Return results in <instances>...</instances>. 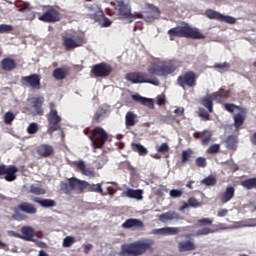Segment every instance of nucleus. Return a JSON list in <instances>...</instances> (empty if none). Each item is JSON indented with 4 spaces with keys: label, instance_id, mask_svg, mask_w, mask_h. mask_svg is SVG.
I'll list each match as a JSON object with an SVG mask.
<instances>
[{
    "label": "nucleus",
    "instance_id": "48",
    "mask_svg": "<svg viewBox=\"0 0 256 256\" xmlns=\"http://www.w3.org/2000/svg\"><path fill=\"white\" fill-rule=\"evenodd\" d=\"M37 131H39V125L35 122L30 123L27 127V133H29V135H35Z\"/></svg>",
    "mask_w": 256,
    "mask_h": 256
},
{
    "label": "nucleus",
    "instance_id": "44",
    "mask_svg": "<svg viewBox=\"0 0 256 256\" xmlns=\"http://www.w3.org/2000/svg\"><path fill=\"white\" fill-rule=\"evenodd\" d=\"M198 117H200L202 121H211V115L205 108L198 109Z\"/></svg>",
    "mask_w": 256,
    "mask_h": 256
},
{
    "label": "nucleus",
    "instance_id": "19",
    "mask_svg": "<svg viewBox=\"0 0 256 256\" xmlns=\"http://www.w3.org/2000/svg\"><path fill=\"white\" fill-rule=\"evenodd\" d=\"M21 234H14V237H18V239H24V241H33V237H35V230L31 226H23L21 228Z\"/></svg>",
    "mask_w": 256,
    "mask_h": 256
},
{
    "label": "nucleus",
    "instance_id": "41",
    "mask_svg": "<svg viewBox=\"0 0 256 256\" xmlns=\"http://www.w3.org/2000/svg\"><path fill=\"white\" fill-rule=\"evenodd\" d=\"M202 185H206V187H215V185H217V178L213 175H210L206 178H204L201 181Z\"/></svg>",
    "mask_w": 256,
    "mask_h": 256
},
{
    "label": "nucleus",
    "instance_id": "2",
    "mask_svg": "<svg viewBox=\"0 0 256 256\" xmlns=\"http://www.w3.org/2000/svg\"><path fill=\"white\" fill-rule=\"evenodd\" d=\"M155 240L153 239H142L129 244H123L121 246V255L126 256H141L145 255L147 251L153 253Z\"/></svg>",
    "mask_w": 256,
    "mask_h": 256
},
{
    "label": "nucleus",
    "instance_id": "39",
    "mask_svg": "<svg viewBox=\"0 0 256 256\" xmlns=\"http://www.w3.org/2000/svg\"><path fill=\"white\" fill-rule=\"evenodd\" d=\"M194 155H195V152L191 148L183 150L181 154V157H182L181 163L183 164L189 163V161H191V157H193Z\"/></svg>",
    "mask_w": 256,
    "mask_h": 256
},
{
    "label": "nucleus",
    "instance_id": "53",
    "mask_svg": "<svg viewBox=\"0 0 256 256\" xmlns=\"http://www.w3.org/2000/svg\"><path fill=\"white\" fill-rule=\"evenodd\" d=\"M158 153H169V144L162 143L160 146L156 147Z\"/></svg>",
    "mask_w": 256,
    "mask_h": 256
},
{
    "label": "nucleus",
    "instance_id": "21",
    "mask_svg": "<svg viewBox=\"0 0 256 256\" xmlns=\"http://www.w3.org/2000/svg\"><path fill=\"white\" fill-rule=\"evenodd\" d=\"M123 229H143L145 224L143 221L135 218H129L122 224Z\"/></svg>",
    "mask_w": 256,
    "mask_h": 256
},
{
    "label": "nucleus",
    "instance_id": "45",
    "mask_svg": "<svg viewBox=\"0 0 256 256\" xmlns=\"http://www.w3.org/2000/svg\"><path fill=\"white\" fill-rule=\"evenodd\" d=\"M210 233H215V230L209 227H203L202 229H199L195 235L196 237H203L205 235H210Z\"/></svg>",
    "mask_w": 256,
    "mask_h": 256
},
{
    "label": "nucleus",
    "instance_id": "18",
    "mask_svg": "<svg viewBox=\"0 0 256 256\" xmlns=\"http://www.w3.org/2000/svg\"><path fill=\"white\" fill-rule=\"evenodd\" d=\"M43 103H45V98L43 96L31 98L30 105L35 115H43Z\"/></svg>",
    "mask_w": 256,
    "mask_h": 256
},
{
    "label": "nucleus",
    "instance_id": "30",
    "mask_svg": "<svg viewBox=\"0 0 256 256\" xmlns=\"http://www.w3.org/2000/svg\"><path fill=\"white\" fill-rule=\"evenodd\" d=\"M32 201L34 203H38V205H40V207H44L45 209H49L51 207L57 206V202H55V200H52V199H43L40 197H34L32 199Z\"/></svg>",
    "mask_w": 256,
    "mask_h": 256
},
{
    "label": "nucleus",
    "instance_id": "47",
    "mask_svg": "<svg viewBox=\"0 0 256 256\" xmlns=\"http://www.w3.org/2000/svg\"><path fill=\"white\" fill-rule=\"evenodd\" d=\"M198 227H207L209 225H213V220L210 218H202L197 220Z\"/></svg>",
    "mask_w": 256,
    "mask_h": 256
},
{
    "label": "nucleus",
    "instance_id": "64",
    "mask_svg": "<svg viewBox=\"0 0 256 256\" xmlns=\"http://www.w3.org/2000/svg\"><path fill=\"white\" fill-rule=\"evenodd\" d=\"M153 233L155 235H165V228L154 229Z\"/></svg>",
    "mask_w": 256,
    "mask_h": 256
},
{
    "label": "nucleus",
    "instance_id": "59",
    "mask_svg": "<svg viewBox=\"0 0 256 256\" xmlns=\"http://www.w3.org/2000/svg\"><path fill=\"white\" fill-rule=\"evenodd\" d=\"M183 195V190L172 189L170 190V197L177 199Z\"/></svg>",
    "mask_w": 256,
    "mask_h": 256
},
{
    "label": "nucleus",
    "instance_id": "23",
    "mask_svg": "<svg viewBox=\"0 0 256 256\" xmlns=\"http://www.w3.org/2000/svg\"><path fill=\"white\" fill-rule=\"evenodd\" d=\"M234 197H235V186L228 185L224 193H222V195L220 196V201L223 204L229 203V201H231V199H233Z\"/></svg>",
    "mask_w": 256,
    "mask_h": 256
},
{
    "label": "nucleus",
    "instance_id": "35",
    "mask_svg": "<svg viewBox=\"0 0 256 256\" xmlns=\"http://www.w3.org/2000/svg\"><path fill=\"white\" fill-rule=\"evenodd\" d=\"M241 187L247 189V191H251V189H256V177L247 178L240 182Z\"/></svg>",
    "mask_w": 256,
    "mask_h": 256
},
{
    "label": "nucleus",
    "instance_id": "7",
    "mask_svg": "<svg viewBox=\"0 0 256 256\" xmlns=\"http://www.w3.org/2000/svg\"><path fill=\"white\" fill-rule=\"evenodd\" d=\"M89 139L92 143L93 149H103L109 140V134L105 129L97 126L92 130Z\"/></svg>",
    "mask_w": 256,
    "mask_h": 256
},
{
    "label": "nucleus",
    "instance_id": "34",
    "mask_svg": "<svg viewBox=\"0 0 256 256\" xmlns=\"http://www.w3.org/2000/svg\"><path fill=\"white\" fill-rule=\"evenodd\" d=\"M136 123H137V114H134L132 111H128L125 116L126 127H135Z\"/></svg>",
    "mask_w": 256,
    "mask_h": 256
},
{
    "label": "nucleus",
    "instance_id": "10",
    "mask_svg": "<svg viewBox=\"0 0 256 256\" xmlns=\"http://www.w3.org/2000/svg\"><path fill=\"white\" fill-rule=\"evenodd\" d=\"M38 19L43 23H57L61 21V12L55 6H46L43 9V14Z\"/></svg>",
    "mask_w": 256,
    "mask_h": 256
},
{
    "label": "nucleus",
    "instance_id": "50",
    "mask_svg": "<svg viewBox=\"0 0 256 256\" xmlns=\"http://www.w3.org/2000/svg\"><path fill=\"white\" fill-rule=\"evenodd\" d=\"M188 205L189 207H194L196 209L197 207H201L202 203L199 202V200L196 199L195 197H190L188 199Z\"/></svg>",
    "mask_w": 256,
    "mask_h": 256
},
{
    "label": "nucleus",
    "instance_id": "46",
    "mask_svg": "<svg viewBox=\"0 0 256 256\" xmlns=\"http://www.w3.org/2000/svg\"><path fill=\"white\" fill-rule=\"evenodd\" d=\"M15 121V114L13 112H6L4 115V123L11 125Z\"/></svg>",
    "mask_w": 256,
    "mask_h": 256
},
{
    "label": "nucleus",
    "instance_id": "24",
    "mask_svg": "<svg viewBox=\"0 0 256 256\" xmlns=\"http://www.w3.org/2000/svg\"><path fill=\"white\" fill-rule=\"evenodd\" d=\"M194 139H201L202 145H209L211 143V131L204 130L202 132H194L193 134Z\"/></svg>",
    "mask_w": 256,
    "mask_h": 256
},
{
    "label": "nucleus",
    "instance_id": "29",
    "mask_svg": "<svg viewBox=\"0 0 256 256\" xmlns=\"http://www.w3.org/2000/svg\"><path fill=\"white\" fill-rule=\"evenodd\" d=\"M19 11L24 14L27 21H33V19H35V11L29 7V3L22 4Z\"/></svg>",
    "mask_w": 256,
    "mask_h": 256
},
{
    "label": "nucleus",
    "instance_id": "51",
    "mask_svg": "<svg viewBox=\"0 0 256 256\" xmlns=\"http://www.w3.org/2000/svg\"><path fill=\"white\" fill-rule=\"evenodd\" d=\"M229 67H231V65L227 62L224 63H216L214 65V69H221L222 71H229Z\"/></svg>",
    "mask_w": 256,
    "mask_h": 256
},
{
    "label": "nucleus",
    "instance_id": "37",
    "mask_svg": "<svg viewBox=\"0 0 256 256\" xmlns=\"http://www.w3.org/2000/svg\"><path fill=\"white\" fill-rule=\"evenodd\" d=\"M160 15L161 11H159V8L154 7L150 11L146 12L145 19H148V21H155V19H159Z\"/></svg>",
    "mask_w": 256,
    "mask_h": 256
},
{
    "label": "nucleus",
    "instance_id": "55",
    "mask_svg": "<svg viewBox=\"0 0 256 256\" xmlns=\"http://www.w3.org/2000/svg\"><path fill=\"white\" fill-rule=\"evenodd\" d=\"M145 107H148V109H155V101L151 98H145L144 103H142Z\"/></svg>",
    "mask_w": 256,
    "mask_h": 256
},
{
    "label": "nucleus",
    "instance_id": "28",
    "mask_svg": "<svg viewBox=\"0 0 256 256\" xmlns=\"http://www.w3.org/2000/svg\"><path fill=\"white\" fill-rule=\"evenodd\" d=\"M212 97L214 101L221 103L223 99H229L231 97V90H225L224 88H220L217 92L212 93Z\"/></svg>",
    "mask_w": 256,
    "mask_h": 256
},
{
    "label": "nucleus",
    "instance_id": "25",
    "mask_svg": "<svg viewBox=\"0 0 256 256\" xmlns=\"http://www.w3.org/2000/svg\"><path fill=\"white\" fill-rule=\"evenodd\" d=\"M1 67L3 71L11 72L17 69V62L15 59L7 57L1 60Z\"/></svg>",
    "mask_w": 256,
    "mask_h": 256
},
{
    "label": "nucleus",
    "instance_id": "54",
    "mask_svg": "<svg viewBox=\"0 0 256 256\" xmlns=\"http://www.w3.org/2000/svg\"><path fill=\"white\" fill-rule=\"evenodd\" d=\"M73 243H75V237L67 236L63 240V247H71V245H73Z\"/></svg>",
    "mask_w": 256,
    "mask_h": 256
},
{
    "label": "nucleus",
    "instance_id": "5",
    "mask_svg": "<svg viewBox=\"0 0 256 256\" xmlns=\"http://www.w3.org/2000/svg\"><path fill=\"white\" fill-rule=\"evenodd\" d=\"M224 109L225 111H228V113H235V111H238L237 113L233 114V121H234L233 125L235 129H239L240 127H243L247 119V108L237 106L236 104H233V103H225Z\"/></svg>",
    "mask_w": 256,
    "mask_h": 256
},
{
    "label": "nucleus",
    "instance_id": "9",
    "mask_svg": "<svg viewBox=\"0 0 256 256\" xmlns=\"http://www.w3.org/2000/svg\"><path fill=\"white\" fill-rule=\"evenodd\" d=\"M114 9L118 12V19L133 23V12H131V5L125 3L123 0H116L112 3Z\"/></svg>",
    "mask_w": 256,
    "mask_h": 256
},
{
    "label": "nucleus",
    "instance_id": "4",
    "mask_svg": "<svg viewBox=\"0 0 256 256\" xmlns=\"http://www.w3.org/2000/svg\"><path fill=\"white\" fill-rule=\"evenodd\" d=\"M181 64L177 60H170L162 65L153 64L148 67V73L150 75H157L158 77H167L172 73H175L176 69L180 68Z\"/></svg>",
    "mask_w": 256,
    "mask_h": 256
},
{
    "label": "nucleus",
    "instance_id": "11",
    "mask_svg": "<svg viewBox=\"0 0 256 256\" xmlns=\"http://www.w3.org/2000/svg\"><path fill=\"white\" fill-rule=\"evenodd\" d=\"M126 79L133 84L150 83V85H159V80L149 79V74L145 72H131L126 75Z\"/></svg>",
    "mask_w": 256,
    "mask_h": 256
},
{
    "label": "nucleus",
    "instance_id": "43",
    "mask_svg": "<svg viewBox=\"0 0 256 256\" xmlns=\"http://www.w3.org/2000/svg\"><path fill=\"white\" fill-rule=\"evenodd\" d=\"M105 113L103 109L97 110L92 118L93 123H101L105 119Z\"/></svg>",
    "mask_w": 256,
    "mask_h": 256
},
{
    "label": "nucleus",
    "instance_id": "15",
    "mask_svg": "<svg viewBox=\"0 0 256 256\" xmlns=\"http://www.w3.org/2000/svg\"><path fill=\"white\" fill-rule=\"evenodd\" d=\"M205 16L208 19H214L215 21H220V23H228V25H235V23H237V19H235V17L223 15L213 9L206 10Z\"/></svg>",
    "mask_w": 256,
    "mask_h": 256
},
{
    "label": "nucleus",
    "instance_id": "52",
    "mask_svg": "<svg viewBox=\"0 0 256 256\" xmlns=\"http://www.w3.org/2000/svg\"><path fill=\"white\" fill-rule=\"evenodd\" d=\"M197 167H201L202 169H205L207 167V159L204 157H198L195 161Z\"/></svg>",
    "mask_w": 256,
    "mask_h": 256
},
{
    "label": "nucleus",
    "instance_id": "8",
    "mask_svg": "<svg viewBox=\"0 0 256 256\" xmlns=\"http://www.w3.org/2000/svg\"><path fill=\"white\" fill-rule=\"evenodd\" d=\"M50 111L47 114V121H48V133H55V131H59L61 129V121L63 119L55 109V103L51 102L49 104Z\"/></svg>",
    "mask_w": 256,
    "mask_h": 256
},
{
    "label": "nucleus",
    "instance_id": "12",
    "mask_svg": "<svg viewBox=\"0 0 256 256\" xmlns=\"http://www.w3.org/2000/svg\"><path fill=\"white\" fill-rule=\"evenodd\" d=\"M63 46L66 51H71L77 49V47H82L84 40L83 37L75 34H66L62 37Z\"/></svg>",
    "mask_w": 256,
    "mask_h": 256
},
{
    "label": "nucleus",
    "instance_id": "26",
    "mask_svg": "<svg viewBox=\"0 0 256 256\" xmlns=\"http://www.w3.org/2000/svg\"><path fill=\"white\" fill-rule=\"evenodd\" d=\"M68 75L69 68L67 66L62 68H56L52 73V77H54L56 81H63V79H67Z\"/></svg>",
    "mask_w": 256,
    "mask_h": 256
},
{
    "label": "nucleus",
    "instance_id": "63",
    "mask_svg": "<svg viewBox=\"0 0 256 256\" xmlns=\"http://www.w3.org/2000/svg\"><path fill=\"white\" fill-rule=\"evenodd\" d=\"M229 213V210L227 209H220L218 210L217 216L218 217H225Z\"/></svg>",
    "mask_w": 256,
    "mask_h": 256
},
{
    "label": "nucleus",
    "instance_id": "20",
    "mask_svg": "<svg viewBox=\"0 0 256 256\" xmlns=\"http://www.w3.org/2000/svg\"><path fill=\"white\" fill-rule=\"evenodd\" d=\"M182 219L181 214L176 211H168L159 216L161 223H169V221H180Z\"/></svg>",
    "mask_w": 256,
    "mask_h": 256
},
{
    "label": "nucleus",
    "instance_id": "38",
    "mask_svg": "<svg viewBox=\"0 0 256 256\" xmlns=\"http://www.w3.org/2000/svg\"><path fill=\"white\" fill-rule=\"evenodd\" d=\"M86 9L88 11H91V14H89L90 19H94L97 21V17H99V13H102L103 11H99V6L97 4L94 5H86Z\"/></svg>",
    "mask_w": 256,
    "mask_h": 256
},
{
    "label": "nucleus",
    "instance_id": "42",
    "mask_svg": "<svg viewBox=\"0 0 256 256\" xmlns=\"http://www.w3.org/2000/svg\"><path fill=\"white\" fill-rule=\"evenodd\" d=\"M226 147L227 149H231L232 151H235V149H237V137L228 136L226 139Z\"/></svg>",
    "mask_w": 256,
    "mask_h": 256
},
{
    "label": "nucleus",
    "instance_id": "62",
    "mask_svg": "<svg viewBox=\"0 0 256 256\" xmlns=\"http://www.w3.org/2000/svg\"><path fill=\"white\" fill-rule=\"evenodd\" d=\"M174 113L178 115V117H182V115L185 114V108H176L174 110Z\"/></svg>",
    "mask_w": 256,
    "mask_h": 256
},
{
    "label": "nucleus",
    "instance_id": "6",
    "mask_svg": "<svg viewBox=\"0 0 256 256\" xmlns=\"http://www.w3.org/2000/svg\"><path fill=\"white\" fill-rule=\"evenodd\" d=\"M13 211L14 213L12 218L15 221H25V219H27V215H35L37 213V207L32 203L22 202L14 207ZM21 212L26 213L27 215L22 214Z\"/></svg>",
    "mask_w": 256,
    "mask_h": 256
},
{
    "label": "nucleus",
    "instance_id": "17",
    "mask_svg": "<svg viewBox=\"0 0 256 256\" xmlns=\"http://www.w3.org/2000/svg\"><path fill=\"white\" fill-rule=\"evenodd\" d=\"M21 83L26 87H31L32 89L39 90L41 89V75L32 74L29 76H23L21 78Z\"/></svg>",
    "mask_w": 256,
    "mask_h": 256
},
{
    "label": "nucleus",
    "instance_id": "14",
    "mask_svg": "<svg viewBox=\"0 0 256 256\" xmlns=\"http://www.w3.org/2000/svg\"><path fill=\"white\" fill-rule=\"evenodd\" d=\"M17 173H19L17 166L0 164V179H5V181L11 183L17 179Z\"/></svg>",
    "mask_w": 256,
    "mask_h": 256
},
{
    "label": "nucleus",
    "instance_id": "32",
    "mask_svg": "<svg viewBox=\"0 0 256 256\" xmlns=\"http://www.w3.org/2000/svg\"><path fill=\"white\" fill-rule=\"evenodd\" d=\"M213 100V94L206 95L200 99V105L208 109V113H213Z\"/></svg>",
    "mask_w": 256,
    "mask_h": 256
},
{
    "label": "nucleus",
    "instance_id": "3",
    "mask_svg": "<svg viewBox=\"0 0 256 256\" xmlns=\"http://www.w3.org/2000/svg\"><path fill=\"white\" fill-rule=\"evenodd\" d=\"M167 34L170 37H179L185 39H205V34L199 31V28H193L189 24H184V26H176L168 30Z\"/></svg>",
    "mask_w": 256,
    "mask_h": 256
},
{
    "label": "nucleus",
    "instance_id": "61",
    "mask_svg": "<svg viewBox=\"0 0 256 256\" xmlns=\"http://www.w3.org/2000/svg\"><path fill=\"white\" fill-rule=\"evenodd\" d=\"M132 23L133 21H135V19H145V16H143V14H141V12H134L132 13Z\"/></svg>",
    "mask_w": 256,
    "mask_h": 256
},
{
    "label": "nucleus",
    "instance_id": "36",
    "mask_svg": "<svg viewBox=\"0 0 256 256\" xmlns=\"http://www.w3.org/2000/svg\"><path fill=\"white\" fill-rule=\"evenodd\" d=\"M131 149H132V151H134V153H138V155H140V157H145V155H147V153H149V150H147V148H145V146H143L139 143H132Z\"/></svg>",
    "mask_w": 256,
    "mask_h": 256
},
{
    "label": "nucleus",
    "instance_id": "22",
    "mask_svg": "<svg viewBox=\"0 0 256 256\" xmlns=\"http://www.w3.org/2000/svg\"><path fill=\"white\" fill-rule=\"evenodd\" d=\"M36 151H37V154L40 155V157H43L44 159H47V157H51V155L55 153L53 146L49 144L39 145Z\"/></svg>",
    "mask_w": 256,
    "mask_h": 256
},
{
    "label": "nucleus",
    "instance_id": "58",
    "mask_svg": "<svg viewBox=\"0 0 256 256\" xmlns=\"http://www.w3.org/2000/svg\"><path fill=\"white\" fill-rule=\"evenodd\" d=\"M219 149V144H213L208 148L207 153H209L210 155H215V153H219Z\"/></svg>",
    "mask_w": 256,
    "mask_h": 256
},
{
    "label": "nucleus",
    "instance_id": "1",
    "mask_svg": "<svg viewBox=\"0 0 256 256\" xmlns=\"http://www.w3.org/2000/svg\"><path fill=\"white\" fill-rule=\"evenodd\" d=\"M85 189L90 193H100V195H103V187H101V184H89V182L85 180H79L75 177L68 179V183H60V190L63 191L65 195H71L72 191L83 193Z\"/></svg>",
    "mask_w": 256,
    "mask_h": 256
},
{
    "label": "nucleus",
    "instance_id": "31",
    "mask_svg": "<svg viewBox=\"0 0 256 256\" xmlns=\"http://www.w3.org/2000/svg\"><path fill=\"white\" fill-rule=\"evenodd\" d=\"M75 165L81 171L82 175H86V177H93L95 175V170L93 168H87L83 160L75 162Z\"/></svg>",
    "mask_w": 256,
    "mask_h": 256
},
{
    "label": "nucleus",
    "instance_id": "13",
    "mask_svg": "<svg viewBox=\"0 0 256 256\" xmlns=\"http://www.w3.org/2000/svg\"><path fill=\"white\" fill-rule=\"evenodd\" d=\"M177 85L182 89H186V87L192 89L197 85V74L194 71H188L184 75L178 76Z\"/></svg>",
    "mask_w": 256,
    "mask_h": 256
},
{
    "label": "nucleus",
    "instance_id": "56",
    "mask_svg": "<svg viewBox=\"0 0 256 256\" xmlns=\"http://www.w3.org/2000/svg\"><path fill=\"white\" fill-rule=\"evenodd\" d=\"M179 228L177 227H165V235H177Z\"/></svg>",
    "mask_w": 256,
    "mask_h": 256
},
{
    "label": "nucleus",
    "instance_id": "60",
    "mask_svg": "<svg viewBox=\"0 0 256 256\" xmlns=\"http://www.w3.org/2000/svg\"><path fill=\"white\" fill-rule=\"evenodd\" d=\"M132 99L133 101H136V103H140V105H143V103H145V97L139 94L132 95Z\"/></svg>",
    "mask_w": 256,
    "mask_h": 256
},
{
    "label": "nucleus",
    "instance_id": "40",
    "mask_svg": "<svg viewBox=\"0 0 256 256\" xmlns=\"http://www.w3.org/2000/svg\"><path fill=\"white\" fill-rule=\"evenodd\" d=\"M96 21H99L102 27H111V23H112L111 20L107 18L103 12H99V15Z\"/></svg>",
    "mask_w": 256,
    "mask_h": 256
},
{
    "label": "nucleus",
    "instance_id": "27",
    "mask_svg": "<svg viewBox=\"0 0 256 256\" xmlns=\"http://www.w3.org/2000/svg\"><path fill=\"white\" fill-rule=\"evenodd\" d=\"M197 246L191 240H185L178 243V251L180 253H186L187 251H195Z\"/></svg>",
    "mask_w": 256,
    "mask_h": 256
},
{
    "label": "nucleus",
    "instance_id": "33",
    "mask_svg": "<svg viewBox=\"0 0 256 256\" xmlns=\"http://www.w3.org/2000/svg\"><path fill=\"white\" fill-rule=\"evenodd\" d=\"M124 194L126 197H129L130 199H138V201L143 199V190H133L131 188H128L124 192Z\"/></svg>",
    "mask_w": 256,
    "mask_h": 256
},
{
    "label": "nucleus",
    "instance_id": "49",
    "mask_svg": "<svg viewBox=\"0 0 256 256\" xmlns=\"http://www.w3.org/2000/svg\"><path fill=\"white\" fill-rule=\"evenodd\" d=\"M30 193H33V195H45V193H47V191H45V189H43L41 187L31 186Z\"/></svg>",
    "mask_w": 256,
    "mask_h": 256
},
{
    "label": "nucleus",
    "instance_id": "57",
    "mask_svg": "<svg viewBox=\"0 0 256 256\" xmlns=\"http://www.w3.org/2000/svg\"><path fill=\"white\" fill-rule=\"evenodd\" d=\"M11 31H13V26L9 24L0 25V33H11Z\"/></svg>",
    "mask_w": 256,
    "mask_h": 256
},
{
    "label": "nucleus",
    "instance_id": "16",
    "mask_svg": "<svg viewBox=\"0 0 256 256\" xmlns=\"http://www.w3.org/2000/svg\"><path fill=\"white\" fill-rule=\"evenodd\" d=\"M91 73L94 77H109L113 73V67L106 62H101L92 67Z\"/></svg>",
    "mask_w": 256,
    "mask_h": 256
}]
</instances>
